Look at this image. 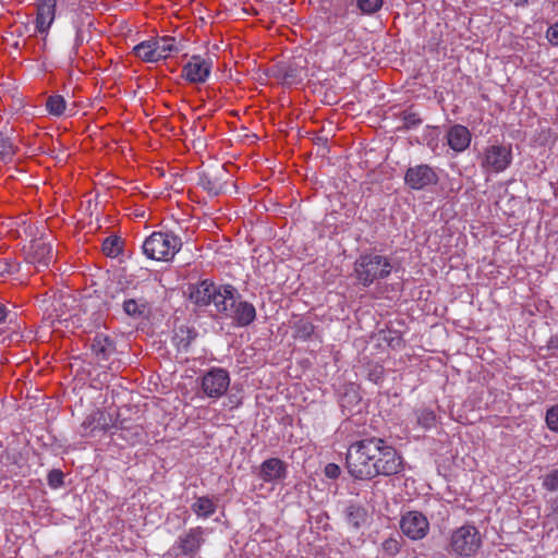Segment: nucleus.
I'll return each mask as SVG.
<instances>
[{
    "mask_svg": "<svg viewBox=\"0 0 558 558\" xmlns=\"http://www.w3.org/2000/svg\"><path fill=\"white\" fill-rule=\"evenodd\" d=\"M349 474L360 481L392 476L403 470L402 457L385 439L368 437L351 444L345 456Z\"/></svg>",
    "mask_w": 558,
    "mask_h": 558,
    "instance_id": "obj_1",
    "label": "nucleus"
},
{
    "mask_svg": "<svg viewBox=\"0 0 558 558\" xmlns=\"http://www.w3.org/2000/svg\"><path fill=\"white\" fill-rule=\"evenodd\" d=\"M391 270L392 265L389 258L379 254L361 255L354 263L356 279L364 287L387 278Z\"/></svg>",
    "mask_w": 558,
    "mask_h": 558,
    "instance_id": "obj_2",
    "label": "nucleus"
},
{
    "mask_svg": "<svg viewBox=\"0 0 558 558\" xmlns=\"http://www.w3.org/2000/svg\"><path fill=\"white\" fill-rule=\"evenodd\" d=\"M182 241L170 232H153L143 243V253L154 260H170L180 251Z\"/></svg>",
    "mask_w": 558,
    "mask_h": 558,
    "instance_id": "obj_3",
    "label": "nucleus"
},
{
    "mask_svg": "<svg viewBox=\"0 0 558 558\" xmlns=\"http://www.w3.org/2000/svg\"><path fill=\"white\" fill-rule=\"evenodd\" d=\"M482 545L480 531L471 524H464L452 531L448 551L456 557H472Z\"/></svg>",
    "mask_w": 558,
    "mask_h": 558,
    "instance_id": "obj_4",
    "label": "nucleus"
},
{
    "mask_svg": "<svg viewBox=\"0 0 558 558\" xmlns=\"http://www.w3.org/2000/svg\"><path fill=\"white\" fill-rule=\"evenodd\" d=\"M230 386V375L221 367H211L201 377V391L207 398H221Z\"/></svg>",
    "mask_w": 558,
    "mask_h": 558,
    "instance_id": "obj_5",
    "label": "nucleus"
},
{
    "mask_svg": "<svg viewBox=\"0 0 558 558\" xmlns=\"http://www.w3.org/2000/svg\"><path fill=\"white\" fill-rule=\"evenodd\" d=\"M512 162L511 145H489L481 158V167L486 172H502Z\"/></svg>",
    "mask_w": 558,
    "mask_h": 558,
    "instance_id": "obj_6",
    "label": "nucleus"
},
{
    "mask_svg": "<svg viewBox=\"0 0 558 558\" xmlns=\"http://www.w3.org/2000/svg\"><path fill=\"white\" fill-rule=\"evenodd\" d=\"M438 181L439 177L435 168L427 163L411 166L404 173V184L415 191H422L436 185Z\"/></svg>",
    "mask_w": 558,
    "mask_h": 558,
    "instance_id": "obj_7",
    "label": "nucleus"
},
{
    "mask_svg": "<svg viewBox=\"0 0 558 558\" xmlns=\"http://www.w3.org/2000/svg\"><path fill=\"white\" fill-rule=\"evenodd\" d=\"M35 31L43 35V49L47 46V36L56 19L57 0H36Z\"/></svg>",
    "mask_w": 558,
    "mask_h": 558,
    "instance_id": "obj_8",
    "label": "nucleus"
},
{
    "mask_svg": "<svg viewBox=\"0 0 558 558\" xmlns=\"http://www.w3.org/2000/svg\"><path fill=\"white\" fill-rule=\"evenodd\" d=\"M402 533L412 541L424 538L429 531L428 519L420 511H408L400 520Z\"/></svg>",
    "mask_w": 558,
    "mask_h": 558,
    "instance_id": "obj_9",
    "label": "nucleus"
},
{
    "mask_svg": "<svg viewBox=\"0 0 558 558\" xmlns=\"http://www.w3.org/2000/svg\"><path fill=\"white\" fill-rule=\"evenodd\" d=\"M231 180V174L223 167H217L209 171L199 174L198 185L202 186L208 194L218 196L225 193L227 184Z\"/></svg>",
    "mask_w": 558,
    "mask_h": 558,
    "instance_id": "obj_10",
    "label": "nucleus"
},
{
    "mask_svg": "<svg viewBox=\"0 0 558 558\" xmlns=\"http://www.w3.org/2000/svg\"><path fill=\"white\" fill-rule=\"evenodd\" d=\"M205 544V529L202 526L192 527L185 533L181 534L175 546L180 554L187 557L195 556L202 546Z\"/></svg>",
    "mask_w": 558,
    "mask_h": 558,
    "instance_id": "obj_11",
    "label": "nucleus"
},
{
    "mask_svg": "<svg viewBox=\"0 0 558 558\" xmlns=\"http://www.w3.org/2000/svg\"><path fill=\"white\" fill-rule=\"evenodd\" d=\"M53 259V248L50 242L44 238L34 239L27 251L26 260L31 264L48 267Z\"/></svg>",
    "mask_w": 558,
    "mask_h": 558,
    "instance_id": "obj_12",
    "label": "nucleus"
},
{
    "mask_svg": "<svg viewBox=\"0 0 558 558\" xmlns=\"http://www.w3.org/2000/svg\"><path fill=\"white\" fill-rule=\"evenodd\" d=\"M211 71V62L201 56H193L183 66V77L190 83H205Z\"/></svg>",
    "mask_w": 558,
    "mask_h": 558,
    "instance_id": "obj_13",
    "label": "nucleus"
},
{
    "mask_svg": "<svg viewBox=\"0 0 558 558\" xmlns=\"http://www.w3.org/2000/svg\"><path fill=\"white\" fill-rule=\"evenodd\" d=\"M256 475L265 483H278L288 475V465L279 458L266 459L258 468Z\"/></svg>",
    "mask_w": 558,
    "mask_h": 558,
    "instance_id": "obj_14",
    "label": "nucleus"
},
{
    "mask_svg": "<svg viewBox=\"0 0 558 558\" xmlns=\"http://www.w3.org/2000/svg\"><path fill=\"white\" fill-rule=\"evenodd\" d=\"M238 299L239 296H234V304L230 305L226 317L231 318L239 327H246L254 322L256 310L252 303Z\"/></svg>",
    "mask_w": 558,
    "mask_h": 558,
    "instance_id": "obj_15",
    "label": "nucleus"
},
{
    "mask_svg": "<svg viewBox=\"0 0 558 558\" xmlns=\"http://www.w3.org/2000/svg\"><path fill=\"white\" fill-rule=\"evenodd\" d=\"M471 138L469 129L461 124L452 125L447 132V143L456 153H462L469 148Z\"/></svg>",
    "mask_w": 558,
    "mask_h": 558,
    "instance_id": "obj_16",
    "label": "nucleus"
},
{
    "mask_svg": "<svg viewBox=\"0 0 558 558\" xmlns=\"http://www.w3.org/2000/svg\"><path fill=\"white\" fill-rule=\"evenodd\" d=\"M234 296H239L234 287L230 284L216 286V292L210 298V304H214L218 313L226 316L230 305L234 304Z\"/></svg>",
    "mask_w": 558,
    "mask_h": 558,
    "instance_id": "obj_17",
    "label": "nucleus"
},
{
    "mask_svg": "<svg viewBox=\"0 0 558 558\" xmlns=\"http://www.w3.org/2000/svg\"><path fill=\"white\" fill-rule=\"evenodd\" d=\"M92 351L98 362H106L116 352L114 341L109 336L98 332L92 341Z\"/></svg>",
    "mask_w": 558,
    "mask_h": 558,
    "instance_id": "obj_18",
    "label": "nucleus"
},
{
    "mask_svg": "<svg viewBox=\"0 0 558 558\" xmlns=\"http://www.w3.org/2000/svg\"><path fill=\"white\" fill-rule=\"evenodd\" d=\"M216 292V284L208 280H203L194 287L190 293V299L197 306H207L210 304V298Z\"/></svg>",
    "mask_w": 558,
    "mask_h": 558,
    "instance_id": "obj_19",
    "label": "nucleus"
},
{
    "mask_svg": "<svg viewBox=\"0 0 558 558\" xmlns=\"http://www.w3.org/2000/svg\"><path fill=\"white\" fill-rule=\"evenodd\" d=\"M110 417L102 411H95L89 414L82 424V427L93 430H107L110 427Z\"/></svg>",
    "mask_w": 558,
    "mask_h": 558,
    "instance_id": "obj_20",
    "label": "nucleus"
},
{
    "mask_svg": "<svg viewBox=\"0 0 558 558\" xmlns=\"http://www.w3.org/2000/svg\"><path fill=\"white\" fill-rule=\"evenodd\" d=\"M195 330L181 326L173 336V342L179 351L187 352L191 343L195 340Z\"/></svg>",
    "mask_w": 558,
    "mask_h": 558,
    "instance_id": "obj_21",
    "label": "nucleus"
},
{
    "mask_svg": "<svg viewBox=\"0 0 558 558\" xmlns=\"http://www.w3.org/2000/svg\"><path fill=\"white\" fill-rule=\"evenodd\" d=\"M191 508L197 517L206 519L216 512L217 505L209 497L203 496L196 498Z\"/></svg>",
    "mask_w": 558,
    "mask_h": 558,
    "instance_id": "obj_22",
    "label": "nucleus"
},
{
    "mask_svg": "<svg viewBox=\"0 0 558 558\" xmlns=\"http://www.w3.org/2000/svg\"><path fill=\"white\" fill-rule=\"evenodd\" d=\"M367 518L366 510L359 505H350L345 510L347 523L354 529H360Z\"/></svg>",
    "mask_w": 558,
    "mask_h": 558,
    "instance_id": "obj_23",
    "label": "nucleus"
},
{
    "mask_svg": "<svg viewBox=\"0 0 558 558\" xmlns=\"http://www.w3.org/2000/svg\"><path fill=\"white\" fill-rule=\"evenodd\" d=\"M133 52L136 57L141 58L146 62H157V54L154 41L146 40L142 41L133 48Z\"/></svg>",
    "mask_w": 558,
    "mask_h": 558,
    "instance_id": "obj_24",
    "label": "nucleus"
},
{
    "mask_svg": "<svg viewBox=\"0 0 558 558\" xmlns=\"http://www.w3.org/2000/svg\"><path fill=\"white\" fill-rule=\"evenodd\" d=\"M157 60L166 59L171 52L178 51L179 49L174 45V38L162 37L159 40L154 41Z\"/></svg>",
    "mask_w": 558,
    "mask_h": 558,
    "instance_id": "obj_25",
    "label": "nucleus"
},
{
    "mask_svg": "<svg viewBox=\"0 0 558 558\" xmlns=\"http://www.w3.org/2000/svg\"><path fill=\"white\" fill-rule=\"evenodd\" d=\"M102 252L108 257H117L122 252V240L118 235H111L104 240Z\"/></svg>",
    "mask_w": 558,
    "mask_h": 558,
    "instance_id": "obj_26",
    "label": "nucleus"
},
{
    "mask_svg": "<svg viewBox=\"0 0 558 558\" xmlns=\"http://www.w3.org/2000/svg\"><path fill=\"white\" fill-rule=\"evenodd\" d=\"M416 422L425 429H429L436 424V414L427 408L417 409L415 411Z\"/></svg>",
    "mask_w": 558,
    "mask_h": 558,
    "instance_id": "obj_27",
    "label": "nucleus"
},
{
    "mask_svg": "<svg viewBox=\"0 0 558 558\" xmlns=\"http://www.w3.org/2000/svg\"><path fill=\"white\" fill-rule=\"evenodd\" d=\"M314 328V325L308 319H299L293 326L294 338L307 340L313 335Z\"/></svg>",
    "mask_w": 558,
    "mask_h": 558,
    "instance_id": "obj_28",
    "label": "nucleus"
},
{
    "mask_svg": "<svg viewBox=\"0 0 558 558\" xmlns=\"http://www.w3.org/2000/svg\"><path fill=\"white\" fill-rule=\"evenodd\" d=\"M146 310L145 303H140L134 299H129L123 302V311L126 315L133 318H141L144 316Z\"/></svg>",
    "mask_w": 558,
    "mask_h": 558,
    "instance_id": "obj_29",
    "label": "nucleus"
},
{
    "mask_svg": "<svg viewBox=\"0 0 558 558\" xmlns=\"http://www.w3.org/2000/svg\"><path fill=\"white\" fill-rule=\"evenodd\" d=\"M46 108L50 114L60 117L65 110V100L60 95L50 96L46 101Z\"/></svg>",
    "mask_w": 558,
    "mask_h": 558,
    "instance_id": "obj_30",
    "label": "nucleus"
},
{
    "mask_svg": "<svg viewBox=\"0 0 558 558\" xmlns=\"http://www.w3.org/2000/svg\"><path fill=\"white\" fill-rule=\"evenodd\" d=\"M15 151V146L11 140L0 132V161L11 160Z\"/></svg>",
    "mask_w": 558,
    "mask_h": 558,
    "instance_id": "obj_31",
    "label": "nucleus"
},
{
    "mask_svg": "<svg viewBox=\"0 0 558 558\" xmlns=\"http://www.w3.org/2000/svg\"><path fill=\"white\" fill-rule=\"evenodd\" d=\"M383 4L384 0H356V7L366 15H372L378 12Z\"/></svg>",
    "mask_w": 558,
    "mask_h": 558,
    "instance_id": "obj_32",
    "label": "nucleus"
},
{
    "mask_svg": "<svg viewBox=\"0 0 558 558\" xmlns=\"http://www.w3.org/2000/svg\"><path fill=\"white\" fill-rule=\"evenodd\" d=\"M542 487L548 492L558 490V469H553L541 477Z\"/></svg>",
    "mask_w": 558,
    "mask_h": 558,
    "instance_id": "obj_33",
    "label": "nucleus"
},
{
    "mask_svg": "<svg viewBox=\"0 0 558 558\" xmlns=\"http://www.w3.org/2000/svg\"><path fill=\"white\" fill-rule=\"evenodd\" d=\"M301 73H302V71L300 69H298L296 66L289 65L282 74V80H283L284 84H289V85L296 84L302 81Z\"/></svg>",
    "mask_w": 558,
    "mask_h": 558,
    "instance_id": "obj_34",
    "label": "nucleus"
},
{
    "mask_svg": "<svg viewBox=\"0 0 558 558\" xmlns=\"http://www.w3.org/2000/svg\"><path fill=\"white\" fill-rule=\"evenodd\" d=\"M545 421L551 432L558 433V403L547 409Z\"/></svg>",
    "mask_w": 558,
    "mask_h": 558,
    "instance_id": "obj_35",
    "label": "nucleus"
},
{
    "mask_svg": "<svg viewBox=\"0 0 558 558\" xmlns=\"http://www.w3.org/2000/svg\"><path fill=\"white\" fill-rule=\"evenodd\" d=\"M16 318V312L10 310L5 304L0 302V326L5 324H15Z\"/></svg>",
    "mask_w": 558,
    "mask_h": 558,
    "instance_id": "obj_36",
    "label": "nucleus"
},
{
    "mask_svg": "<svg viewBox=\"0 0 558 558\" xmlns=\"http://www.w3.org/2000/svg\"><path fill=\"white\" fill-rule=\"evenodd\" d=\"M63 477H64V475H63L62 471L53 469L48 473V476H47L48 485L51 488L57 489L64 484Z\"/></svg>",
    "mask_w": 558,
    "mask_h": 558,
    "instance_id": "obj_37",
    "label": "nucleus"
},
{
    "mask_svg": "<svg viewBox=\"0 0 558 558\" xmlns=\"http://www.w3.org/2000/svg\"><path fill=\"white\" fill-rule=\"evenodd\" d=\"M402 121H403V126L407 130L415 129L416 126H418L422 123V119L418 117L417 113L408 112V111H404L402 113Z\"/></svg>",
    "mask_w": 558,
    "mask_h": 558,
    "instance_id": "obj_38",
    "label": "nucleus"
},
{
    "mask_svg": "<svg viewBox=\"0 0 558 558\" xmlns=\"http://www.w3.org/2000/svg\"><path fill=\"white\" fill-rule=\"evenodd\" d=\"M381 547H383V550L389 556H395L400 551L399 541H397L396 538H392V537L384 541V543L381 544Z\"/></svg>",
    "mask_w": 558,
    "mask_h": 558,
    "instance_id": "obj_39",
    "label": "nucleus"
},
{
    "mask_svg": "<svg viewBox=\"0 0 558 558\" xmlns=\"http://www.w3.org/2000/svg\"><path fill=\"white\" fill-rule=\"evenodd\" d=\"M19 269L17 264L11 259L4 258L0 260V275L14 274Z\"/></svg>",
    "mask_w": 558,
    "mask_h": 558,
    "instance_id": "obj_40",
    "label": "nucleus"
},
{
    "mask_svg": "<svg viewBox=\"0 0 558 558\" xmlns=\"http://www.w3.org/2000/svg\"><path fill=\"white\" fill-rule=\"evenodd\" d=\"M546 38L553 46H558V22L548 27Z\"/></svg>",
    "mask_w": 558,
    "mask_h": 558,
    "instance_id": "obj_41",
    "label": "nucleus"
},
{
    "mask_svg": "<svg viewBox=\"0 0 558 558\" xmlns=\"http://www.w3.org/2000/svg\"><path fill=\"white\" fill-rule=\"evenodd\" d=\"M73 24L75 27L74 48L76 49L84 41V35H83V31H82L83 20L82 21H73Z\"/></svg>",
    "mask_w": 558,
    "mask_h": 558,
    "instance_id": "obj_42",
    "label": "nucleus"
},
{
    "mask_svg": "<svg viewBox=\"0 0 558 558\" xmlns=\"http://www.w3.org/2000/svg\"><path fill=\"white\" fill-rule=\"evenodd\" d=\"M340 473H341L340 468L336 463H328L325 466V475L328 478H337V477H339Z\"/></svg>",
    "mask_w": 558,
    "mask_h": 558,
    "instance_id": "obj_43",
    "label": "nucleus"
},
{
    "mask_svg": "<svg viewBox=\"0 0 558 558\" xmlns=\"http://www.w3.org/2000/svg\"><path fill=\"white\" fill-rule=\"evenodd\" d=\"M551 514L558 520V498L554 499L551 502Z\"/></svg>",
    "mask_w": 558,
    "mask_h": 558,
    "instance_id": "obj_44",
    "label": "nucleus"
},
{
    "mask_svg": "<svg viewBox=\"0 0 558 558\" xmlns=\"http://www.w3.org/2000/svg\"><path fill=\"white\" fill-rule=\"evenodd\" d=\"M510 3H512L515 7H526L529 4V0H508Z\"/></svg>",
    "mask_w": 558,
    "mask_h": 558,
    "instance_id": "obj_45",
    "label": "nucleus"
},
{
    "mask_svg": "<svg viewBox=\"0 0 558 558\" xmlns=\"http://www.w3.org/2000/svg\"><path fill=\"white\" fill-rule=\"evenodd\" d=\"M549 349H558V338H551L548 342Z\"/></svg>",
    "mask_w": 558,
    "mask_h": 558,
    "instance_id": "obj_46",
    "label": "nucleus"
},
{
    "mask_svg": "<svg viewBox=\"0 0 558 558\" xmlns=\"http://www.w3.org/2000/svg\"><path fill=\"white\" fill-rule=\"evenodd\" d=\"M352 36H353V29L347 28L345 34H344V39H351Z\"/></svg>",
    "mask_w": 558,
    "mask_h": 558,
    "instance_id": "obj_47",
    "label": "nucleus"
}]
</instances>
